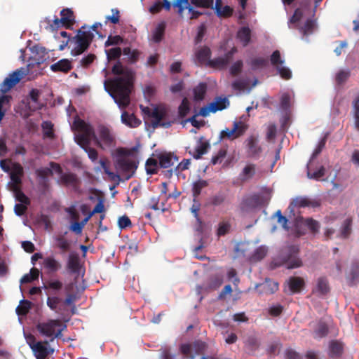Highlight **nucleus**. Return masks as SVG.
Instances as JSON below:
<instances>
[{"label": "nucleus", "instance_id": "c756f323", "mask_svg": "<svg viewBox=\"0 0 359 359\" xmlns=\"http://www.w3.org/2000/svg\"><path fill=\"white\" fill-rule=\"evenodd\" d=\"M208 186V181H206L205 180H202V179H199L193 183L192 195L194 197V202L196 203V199H197V198L201 194L202 189L207 187Z\"/></svg>", "mask_w": 359, "mask_h": 359}, {"label": "nucleus", "instance_id": "79ce46f5", "mask_svg": "<svg viewBox=\"0 0 359 359\" xmlns=\"http://www.w3.org/2000/svg\"><path fill=\"white\" fill-rule=\"evenodd\" d=\"M328 333V327L324 322H319L317 327L314 331V338H323L325 337Z\"/></svg>", "mask_w": 359, "mask_h": 359}, {"label": "nucleus", "instance_id": "bf43d9fd", "mask_svg": "<svg viewBox=\"0 0 359 359\" xmlns=\"http://www.w3.org/2000/svg\"><path fill=\"white\" fill-rule=\"evenodd\" d=\"M231 224L228 222H222L219 224L217 234L218 236H222L229 232Z\"/></svg>", "mask_w": 359, "mask_h": 359}, {"label": "nucleus", "instance_id": "20e7f679", "mask_svg": "<svg viewBox=\"0 0 359 359\" xmlns=\"http://www.w3.org/2000/svg\"><path fill=\"white\" fill-rule=\"evenodd\" d=\"M299 247L297 245H289L282 250L279 259L272 262V268L285 265L287 269H292L300 267L302 265V260L299 258Z\"/></svg>", "mask_w": 359, "mask_h": 359}, {"label": "nucleus", "instance_id": "cd10ccee", "mask_svg": "<svg viewBox=\"0 0 359 359\" xmlns=\"http://www.w3.org/2000/svg\"><path fill=\"white\" fill-rule=\"evenodd\" d=\"M210 147V143L207 141H204L203 137H201L195 149V151L193 154V157L195 159L201 158L203 154L207 153Z\"/></svg>", "mask_w": 359, "mask_h": 359}, {"label": "nucleus", "instance_id": "3c124183", "mask_svg": "<svg viewBox=\"0 0 359 359\" xmlns=\"http://www.w3.org/2000/svg\"><path fill=\"white\" fill-rule=\"evenodd\" d=\"M325 175V168L324 166H320L316 171L311 172L309 170L307 171V177L309 179L320 180Z\"/></svg>", "mask_w": 359, "mask_h": 359}, {"label": "nucleus", "instance_id": "0e129e2a", "mask_svg": "<svg viewBox=\"0 0 359 359\" xmlns=\"http://www.w3.org/2000/svg\"><path fill=\"white\" fill-rule=\"evenodd\" d=\"M57 247L63 251H67L70 248V243L63 236H58L56 238Z\"/></svg>", "mask_w": 359, "mask_h": 359}, {"label": "nucleus", "instance_id": "a878e982", "mask_svg": "<svg viewBox=\"0 0 359 359\" xmlns=\"http://www.w3.org/2000/svg\"><path fill=\"white\" fill-rule=\"evenodd\" d=\"M61 18L60 21L63 22V27L69 28L74 23V16L73 11L69 8H63L60 11Z\"/></svg>", "mask_w": 359, "mask_h": 359}, {"label": "nucleus", "instance_id": "f3484780", "mask_svg": "<svg viewBox=\"0 0 359 359\" xmlns=\"http://www.w3.org/2000/svg\"><path fill=\"white\" fill-rule=\"evenodd\" d=\"M303 224L308 227V229L311 231V232L313 234H316L319 231L320 224L318 221L312 219V218H306L304 219ZM302 225V218L299 220H297L296 224V234L298 237L304 234V232L302 231L300 228Z\"/></svg>", "mask_w": 359, "mask_h": 359}, {"label": "nucleus", "instance_id": "2f4dec72", "mask_svg": "<svg viewBox=\"0 0 359 359\" xmlns=\"http://www.w3.org/2000/svg\"><path fill=\"white\" fill-rule=\"evenodd\" d=\"M229 104V100L226 97H217L215 100L210 103L212 112L223 110Z\"/></svg>", "mask_w": 359, "mask_h": 359}, {"label": "nucleus", "instance_id": "e2e57ef3", "mask_svg": "<svg viewBox=\"0 0 359 359\" xmlns=\"http://www.w3.org/2000/svg\"><path fill=\"white\" fill-rule=\"evenodd\" d=\"M207 345L201 341H196L192 344V349L197 355L203 353L206 349Z\"/></svg>", "mask_w": 359, "mask_h": 359}, {"label": "nucleus", "instance_id": "aec40b11", "mask_svg": "<svg viewBox=\"0 0 359 359\" xmlns=\"http://www.w3.org/2000/svg\"><path fill=\"white\" fill-rule=\"evenodd\" d=\"M330 292L328 280L325 277H320L317 280L316 287L313 289V293L319 296L326 295Z\"/></svg>", "mask_w": 359, "mask_h": 359}, {"label": "nucleus", "instance_id": "9d476101", "mask_svg": "<svg viewBox=\"0 0 359 359\" xmlns=\"http://www.w3.org/2000/svg\"><path fill=\"white\" fill-rule=\"evenodd\" d=\"M118 168L123 172L126 180L131 178L137 168L138 162L128 158H118L116 161Z\"/></svg>", "mask_w": 359, "mask_h": 359}, {"label": "nucleus", "instance_id": "052dcab7", "mask_svg": "<svg viewBox=\"0 0 359 359\" xmlns=\"http://www.w3.org/2000/svg\"><path fill=\"white\" fill-rule=\"evenodd\" d=\"M123 39L119 35L116 36H109L107 40L104 43L105 47H108L110 46H114L120 44L123 42Z\"/></svg>", "mask_w": 359, "mask_h": 359}, {"label": "nucleus", "instance_id": "a211bd4d", "mask_svg": "<svg viewBox=\"0 0 359 359\" xmlns=\"http://www.w3.org/2000/svg\"><path fill=\"white\" fill-rule=\"evenodd\" d=\"M236 49L233 48L226 53L223 57H219L208 61V65L215 69H224L232 60Z\"/></svg>", "mask_w": 359, "mask_h": 359}, {"label": "nucleus", "instance_id": "603ef678", "mask_svg": "<svg viewBox=\"0 0 359 359\" xmlns=\"http://www.w3.org/2000/svg\"><path fill=\"white\" fill-rule=\"evenodd\" d=\"M227 154V149L226 148L220 149L218 152L212 156L211 163L213 165L220 163L224 159Z\"/></svg>", "mask_w": 359, "mask_h": 359}, {"label": "nucleus", "instance_id": "680f3d73", "mask_svg": "<svg viewBox=\"0 0 359 359\" xmlns=\"http://www.w3.org/2000/svg\"><path fill=\"white\" fill-rule=\"evenodd\" d=\"M326 141H327V136H325L318 142L316 148L314 149V151L312 154V156H311L312 159H314L315 158H316L321 153V151H323V149H324V147L325 146Z\"/></svg>", "mask_w": 359, "mask_h": 359}, {"label": "nucleus", "instance_id": "4468645a", "mask_svg": "<svg viewBox=\"0 0 359 359\" xmlns=\"http://www.w3.org/2000/svg\"><path fill=\"white\" fill-rule=\"evenodd\" d=\"M60 182L66 187H71L75 191H79L81 187V180L73 172H65L60 176Z\"/></svg>", "mask_w": 359, "mask_h": 359}, {"label": "nucleus", "instance_id": "ea45409f", "mask_svg": "<svg viewBox=\"0 0 359 359\" xmlns=\"http://www.w3.org/2000/svg\"><path fill=\"white\" fill-rule=\"evenodd\" d=\"M159 165L163 168L171 167L174 162L170 154H161L158 156Z\"/></svg>", "mask_w": 359, "mask_h": 359}, {"label": "nucleus", "instance_id": "37998d69", "mask_svg": "<svg viewBox=\"0 0 359 359\" xmlns=\"http://www.w3.org/2000/svg\"><path fill=\"white\" fill-rule=\"evenodd\" d=\"M316 27V22L312 19H308L304 25L300 28V32L303 35L306 36L311 34Z\"/></svg>", "mask_w": 359, "mask_h": 359}, {"label": "nucleus", "instance_id": "5701e85b", "mask_svg": "<svg viewBox=\"0 0 359 359\" xmlns=\"http://www.w3.org/2000/svg\"><path fill=\"white\" fill-rule=\"evenodd\" d=\"M121 122L130 128H137L141 124V121L133 114L123 111L121 116Z\"/></svg>", "mask_w": 359, "mask_h": 359}, {"label": "nucleus", "instance_id": "13d9d810", "mask_svg": "<svg viewBox=\"0 0 359 359\" xmlns=\"http://www.w3.org/2000/svg\"><path fill=\"white\" fill-rule=\"evenodd\" d=\"M112 15L106 16L105 24L108 22H111L112 24H118L120 21V13L117 8L111 9Z\"/></svg>", "mask_w": 359, "mask_h": 359}, {"label": "nucleus", "instance_id": "423d86ee", "mask_svg": "<svg viewBox=\"0 0 359 359\" xmlns=\"http://www.w3.org/2000/svg\"><path fill=\"white\" fill-rule=\"evenodd\" d=\"M82 27L78 30L77 34L71 39V43H74V47L71 50V54L74 56L79 55L85 52L90 46L94 34L90 31H84Z\"/></svg>", "mask_w": 359, "mask_h": 359}, {"label": "nucleus", "instance_id": "774afa93", "mask_svg": "<svg viewBox=\"0 0 359 359\" xmlns=\"http://www.w3.org/2000/svg\"><path fill=\"white\" fill-rule=\"evenodd\" d=\"M159 359H173L174 355L171 354L170 348L168 346L162 347L160 350Z\"/></svg>", "mask_w": 359, "mask_h": 359}, {"label": "nucleus", "instance_id": "69168bd1", "mask_svg": "<svg viewBox=\"0 0 359 359\" xmlns=\"http://www.w3.org/2000/svg\"><path fill=\"white\" fill-rule=\"evenodd\" d=\"M285 359H302V355L292 348H286L285 351Z\"/></svg>", "mask_w": 359, "mask_h": 359}, {"label": "nucleus", "instance_id": "9b49d317", "mask_svg": "<svg viewBox=\"0 0 359 359\" xmlns=\"http://www.w3.org/2000/svg\"><path fill=\"white\" fill-rule=\"evenodd\" d=\"M25 75L23 69H18L7 76L1 84V91L4 93L13 88Z\"/></svg>", "mask_w": 359, "mask_h": 359}, {"label": "nucleus", "instance_id": "1a4fd4ad", "mask_svg": "<svg viewBox=\"0 0 359 359\" xmlns=\"http://www.w3.org/2000/svg\"><path fill=\"white\" fill-rule=\"evenodd\" d=\"M247 129V125L242 122L235 121L232 129L226 128L220 132L219 139L233 140L243 135Z\"/></svg>", "mask_w": 359, "mask_h": 359}, {"label": "nucleus", "instance_id": "0eeeda50", "mask_svg": "<svg viewBox=\"0 0 359 359\" xmlns=\"http://www.w3.org/2000/svg\"><path fill=\"white\" fill-rule=\"evenodd\" d=\"M26 340L36 359H48L54 353V348L49 345L47 340L38 341L32 334L26 337Z\"/></svg>", "mask_w": 359, "mask_h": 359}, {"label": "nucleus", "instance_id": "864d4df0", "mask_svg": "<svg viewBox=\"0 0 359 359\" xmlns=\"http://www.w3.org/2000/svg\"><path fill=\"white\" fill-rule=\"evenodd\" d=\"M270 61L271 65L276 67V68L284 63V60L281 59L280 53L278 50L273 52Z\"/></svg>", "mask_w": 359, "mask_h": 359}, {"label": "nucleus", "instance_id": "7ed1b4c3", "mask_svg": "<svg viewBox=\"0 0 359 359\" xmlns=\"http://www.w3.org/2000/svg\"><path fill=\"white\" fill-rule=\"evenodd\" d=\"M73 287V283H69L65 285L66 297L64 300L61 297L55 295L48 297L46 304L50 309L55 311L58 315H62L67 310L65 306L73 305L76 299V294L71 292Z\"/></svg>", "mask_w": 359, "mask_h": 359}, {"label": "nucleus", "instance_id": "7c9ffc66", "mask_svg": "<svg viewBox=\"0 0 359 359\" xmlns=\"http://www.w3.org/2000/svg\"><path fill=\"white\" fill-rule=\"evenodd\" d=\"M348 285H355L359 283V263H353L351 266L350 273L348 276Z\"/></svg>", "mask_w": 359, "mask_h": 359}, {"label": "nucleus", "instance_id": "bb28decb", "mask_svg": "<svg viewBox=\"0 0 359 359\" xmlns=\"http://www.w3.org/2000/svg\"><path fill=\"white\" fill-rule=\"evenodd\" d=\"M41 94V91L36 88L32 89L29 92V97L33 102L29 106V108L33 111L41 109L44 106V104L39 100Z\"/></svg>", "mask_w": 359, "mask_h": 359}, {"label": "nucleus", "instance_id": "dca6fc26", "mask_svg": "<svg viewBox=\"0 0 359 359\" xmlns=\"http://www.w3.org/2000/svg\"><path fill=\"white\" fill-rule=\"evenodd\" d=\"M172 6L177 8V13L181 16L182 15L184 11L187 9L191 13V19H197L203 14L202 12L194 10V8L190 5L189 0L175 1Z\"/></svg>", "mask_w": 359, "mask_h": 359}, {"label": "nucleus", "instance_id": "338daca9", "mask_svg": "<svg viewBox=\"0 0 359 359\" xmlns=\"http://www.w3.org/2000/svg\"><path fill=\"white\" fill-rule=\"evenodd\" d=\"M192 350H193L192 349V345H191V344H182L180 346L181 353L183 355H184L185 356L189 358V359H194L195 358V355L191 354V351Z\"/></svg>", "mask_w": 359, "mask_h": 359}, {"label": "nucleus", "instance_id": "412c9836", "mask_svg": "<svg viewBox=\"0 0 359 359\" xmlns=\"http://www.w3.org/2000/svg\"><path fill=\"white\" fill-rule=\"evenodd\" d=\"M67 268L72 273H79L80 269V258L76 252H71L69 255Z\"/></svg>", "mask_w": 359, "mask_h": 359}, {"label": "nucleus", "instance_id": "f704fd0d", "mask_svg": "<svg viewBox=\"0 0 359 359\" xmlns=\"http://www.w3.org/2000/svg\"><path fill=\"white\" fill-rule=\"evenodd\" d=\"M260 286L266 294H273L278 290V283L268 278Z\"/></svg>", "mask_w": 359, "mask_h": 359}, {"label": "nucleus", "instance_id": "4d7b16f0", "mask_svg": "<svg viewBox=\"0 0 359 359\" xmlns=\"http://www.w3.org/2000/svg\"><path fill=\"white\" fill-rule=\"evenodd\" d=\"M190 110L189 104L187 98L183 99L182 103L180 104L178 112L180 117H185Z\"/></svg>", "mask_w": 359, "mask_h": 359}, {"label": "nucleus", "instance_id": "6e6d98bb", "mask_svg": "<svg viewBox=\"0 0 359 359\" xmlns=\"http://www.w3.org/2000/svg\"><path fill=\"white\" fill-rule=\"evenodd\" d=\"M351 224L352 219L351 218H347L344 220L342 229L341 231V235L343 238H346L351 233Z\"/></svg>", "mask_w": 359, "mask_h": 359}, {"label": "nucleus", "instance_id": "49530a36", "mask_svg": "<svg viewBox=\"0 0 359 359\" xmlns=\"http://www.w3.org/2000/svg\"><path fill=\"white\" fill-rule=\"evenodd\" d=\"M31 302L28 300H22L20 305L16 308V313L19 316L26 315L31 309Z\"/></svg>", "mask_w": 359, "mask_h": 359}, {"label": "nucleus", "instance_id": "6e6552de", "mask_svg": "<svg viewBox=\"0 0 359 359\" xmlns=\"http://www.w3.org/2000/svg\"><path fill=\"white\" fill-rule=\"evenodd\" d=\"M262 198L259 194H254L244 196L239 204V208L243 212H249L261 206Z\"/></svg>", "mask_w": 359, "mask_h": 359}, {"label": "nucleus", "instance_id": "c85d7f7f", "mask_svg": "<svg viewBox=\"0 0 359 359\" xmlns=\"http://www.w3.org/2000/svg\"><path fill=\"white\" fill-rule=\"evenodd\" d=\"M43 265L49 272L55 273L62 267L61 264L53 257H47L43 259Z\"/></svg>", "mask_w": 359, "mask_h": 359}, {"label": "nucleus", "instance_id": "ddd939ff", "mask_svg": "<svg viewBox=\"0 0 359 359\" xmlns=\"http://www.w3.org/2000/svg\"><path fill=\"white\" fill-rule=\"evenodd\" d=\"M98 139L104 148L111 147L115 144V137L111 130L107 127L100 126L98 127Z\"/></svg>", "mask_w": 359, "mask_h": 359}, {"label": "nucleus", "instance_id": "09e8293b", "mask_svg": "<svg viewBox=\"0 0 359 359\" xmlns=\"http://www.w3.org/2000/svg\"><path fill=\"white\" fill-rule=\"evenodd\" d=\"M351 75V72L349 70H340L337 74L335 77L336 83L337 85L344 84L349 78Z\"/></svg>", "mask_w": 359, "mask_h": 359}, {"label": "nucleus", "instance_id": "f03ea898", "mask_svg": "<svg viewBox=\"0 0 359 359\" xmlns=\"http://www.w3.org/2000/svg\"><path fill=\"white\" fill-rule=\"evenodd\" d=\"M105 90L121 109L127 107L130 104V94L133 82L131 76L127 74L124 76L105 80Z\"/></svg>", "mask_w": 359, "mask_h": 359}, {"label": "nucleus", "instance_id": "b1692460", "mask_svg": "<svg viewBox=\"0 0 359 359\" xmlns=\"http://www.w3.org/2000/svg\"><path fill=\"white\" fill-rule=\"evenodd\" d=\"M196 62L198 65H203L207 63L208 65V61L210 60L211 50L209 47L203 46L196 51Z\"/></svg>", "mask_w": 359, "mask_h": 359}, {"label": "nucleus", "instance_id": "f257e3e1", "mask_svg": "<svg viewBox=\"0 0 359 359\" xmlns=\"http://www.w3.org/2000/svg\"><path fill=\"white\" fill-rule=\"evenodd\" d=\"M72 129L75 130V142L88 154V158L92 161H95L98 157V153L94 148L90 147L92 141L101 149H104L98 137L95 133L93 127L85 121L77 117L73 122Z\"/></svg>", "mask_w": 359, "mask_h": 359}, {"label": "nucleus", "instance_id": "f8f14e48", "mask_svg": "<svg viewBox=\"0 0 359 359\" xmlns=\"http://www.w3.org/2000/svg\"><path fill=\"white\" fill-rule=\"evenodd\" d=\"M166 114V110L163 107H156L152 110L150 117L154 118V120L151 121L153 128H156L159 126H161L168 128L171 126L172 122L163 121Z\"/></svg>", "mask_w": 359, "mask_h": 359}, {"label": "nucleus", "instance_id": "c9c22d12", "mask_svg": "<svg viewBox=\"0 0 359 359\" xmlns=\"http://www.w3.org/2000/svg\"><path fill=\"white\" fill-rule=\"evenodd\" d=\"M63 287V283L59 280H50L43 285V288L50 294L60 291Z\"/></svg>", "mask_w": 359, "mask_h": 359}, {"label": "nucleus", "instance_id": "c03bdc74", "mask_svg": "<svg viewBox=\"0 0 359 359\" xmlns=\"http://www.w3.org/2000/svg\"><path fill=\"white\" fill-rule=\"evenodd\" d=\"M35 172L36 176L43 181V184L47 183L48 176L53 175V170L50 169V167L38 168L36 170Z\"/></svg>", "mask_w": 359, "mask_h": 359}, {"label": "nucleus", "instance_id": "4c0bfd02", "mask_svg": "<svg viewBox=\"0 0 359 359\" xmlns=\"http://www.w3.org/2000/svg\"><path fill=\"white\" fill-rule=\"evenodd\" d=\"M238 39L243 43V46H247L250 41L251 31L248 27H241L237 34Z\"/></svg>", "mask_w": 359, "mask_h": 359}, {"label": "nucleus", "instance_id": "39448f33", "mask_svg": "<svg viewBox=\"0 0 359 359\" xmlns=\"http://www.w3.org/2000/svg\"><path fill=\"white\" fill-rule=\"evenodd\" d=\"M65 325H62L58 319H50L46 322L39 323L36 325L39 332L53 341L55 338H60L62 336V331L66 329Z\"/></svg>", "mask_w": 359, "mask_h": 359}, {"label": "nucleus", "instance_id": "8fccbe9b", "mask_svg": "<svg viewBox=\"0 0 359 359\" xmlns=\"http://www.w3.org/2000/svg\"><path fill=\"white\" fill-rule=\"evenodd\" d=\"M215 11L218 16L219 17H225L228 18L232 15L233 9L229 6H225L224 7L222 6H215Z\"/></svg>", "mask_w": 359, "mask_h": 359}, {"label": "nucleus", "instance_id": "4be33fe9", "mask_svg": "<svg viewBox=\"0 0 359 359\" xmlns=\"http://www.w3.org/2000/svg\"><path fill=\"white\" fill-rule=\"evenodd\" d=\"M72 69L71 61L68 59H62L50 65V69L54 72L67 73Z\"/></svg>", "mask_w": 359, "mask_h": 359}, {"label": "nucleus", "instance_id": "58836bf2", "mask_svg": "<svg viewBox=\"0 0 359 359\" xmlns=\"http://www.w3.org/2000/svg\"><path fill=\"white\" fill-rule=\"evenodd\" d=\"M343 344L338 341H332L330 343V355L331 357H338L342 354Z\"/></svg>", "mask_w": 359, "mask_h": 359}, {"label": "nucleus", "instance_id": "72a5a7b5", "mask_svg": "<svg viewBox=\"0 0 359 359\" xmlns=\"http://www.w3.org/2000/svg\"><path fill=\"white\" fill-rule=\"evenodd\" d=\"M255 174V165L248 164L244 167L240 173V179L243 181H248L253 177Z\"/></svg>", "mask_w": 359, "mask_h": 359}, {"label": "nucleus", "instance_id": "a18cd8bd", "mask_svg": "<svg viewBox=\"0 0 359 359\" xmlns=\"http://www.w3.org/2000/svg\"><path fill=\"white\" fill-rule=\"evenodd\" d=\"M268 65V60L264 57H256L251 60L250 65L252 70H257Z\"/></svg>", "mask_w": 359, "mask_h": 359}, {"label": "nucleus", "instance_id": "2eb2a0df", "mask_svg": "<svg viewBox=\"0 0 359 359\" xmlns=\"http://www.w3.org/2000/svg\"><path fill=\"white\" fill-rule=\"evenodd\" d=\"M246 150L248 155L250 157H258L262 152V148L259 144V136L252 135L246 140Z\"/></svg>", "mask_w": 359, "mask_h": 359}, {"label": "nucleus", "instance_id": "393cba45", "mask_svg": "<svg viewBox=\"0 0 359 359\" xmlns=\"http://www.w3.org/2000/svg\"><path fill=\"white\" fill-rule=\"evenodd\" d=\"M304 285V280L301 277H290L288 280L289 289L292 294L300 292Z\"/></svg>", "mask_w": 359, "mask_h": 359}, {"label": "nucleus", "instance_id": "de8ad7c7", "mask_svg": "<svg viewBox=\"0 0 359 359\" xmlns=\"http://www.w3.org/2000/svg\"><path fill=\"white\" fill-rule=\"evenodd\" d=\"M53 125L50 121H43L42 128L43 136L47 138L53 139L54 137V132L53 129Z\"/></svg>", "mask_w": 359, "mask_h": 359}, {"label": "nucleus", "instance_id": "e433bc0d", "mask_svg": "<svg viewBox=\"0 0 359 359\" xmlns=\"http://www.w3.org/2000/svg\"><path fill=\"white\" fill-rule=\"evenodd\" d=\"M166 24L165 22H161L155 28L153 32V40L156 43L161 41L164 36Z\"/></svg>", "mask_w": 359, "mask_h": 359}, {"label": "nucleus", "instance_id": "a19ab883", "mask_svg": "<svg viewBox=\"0 0 359 359\" xmlns=\"http://www.w3.org/2000/svg\"><path fill=\"white\" fill-rule=\"evenodd\" d=\"M145 168L147 174L154 175L158 172V161L153 158H149L147 160Z\"/></svg>", "mask_w": 359, "mask_h": 359}, {"label": "nucleus", "instance_id": "5fc2aeb1", "mask_svg": "<svg viewBox=\"0 0 359 359\" xmlns=\"http://www.w3.org/2000/svg\"><path fill=\"white\" fill-rule=\"evenodd\" d=\"M107 57L108 60L118 59L121 55V49L119 47L112 48L106 50Z\"/></svg>", "mask_w": 359, "mask_h": 359}, {"label": "nucleus", "instance_id": "473e14b6", "mask_svg": "<svg viewBox=\"0 0 359 359\" xmlns=\"http://www.w3.org/2000/svg\"><path fill=\"white\" fill-rule=\"evenodd\" d=\"M207 92V84L205 83H200L194 90V99L195 101H201L204 99Z\"/></svg>", "mask_w": 359, "mask_h": 359}, {"label": "nucleus", "instance_id": "6ab92c4d", "mask_svg": "<svg viewBox=\"0 0 359 359\" xmlns=\"http://www.w3.org/2000/svg\"><path fill=\"white\" fill-rule=\"evenodd\" d=\"M292 205L298 208H318L320 205V201L317 198H311L308 197H297L292 202Z\"/></svg>", "mask_w": 359, "mask_h": 359}]
</instances>
